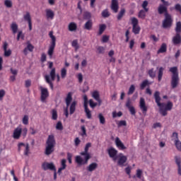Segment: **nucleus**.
<instances>
[{
    "instance_id": "nucleus-14",
    "label": "nucleus",
    "mask_w": 181,
    "mask_h": 181,
    "mask_svg": "<svg viewBox=\"0 0 181 181\" xmlns=\"http://www.w3.org/2000/svg\"><path fill=\"white\" fill-rule=\"evenodd\" d=\"M158 12L159 13V15H163L164 13V16H165L166 13H169L168 12V7L163 6V4H160L158 8Z\"/></svg>"
},
{
    "instance_id": "nucleus-42",
    "label": "nucleus",
    "mask_w": 181,
    "mask_h": 181,
    "mask_svg": "<svg viewBox=\"0 0 181 181\" xmlns=\"http://www.w3.org/2000/svg\"><path fill=\"white\" fill-rule=\"evenodd\" d=\"M66 76H67V69H66V68H62L61 69V78H66Z\"/></svg>"
},
{
    "instance_id": "nucleus-11",
    "label": "nucleus",
    "mask_w": 181,
    "mask_h": 181,
    "mask_svg": "<svg viewBox=\"0 0 181 181\" xmlns=\"http://www.w3.org/2000/svg\"><path fill=\"white\" fill-rule=\"evenodd\" d=\"M107 153H108V155L110 156V158H112L113 159V160H117V153H118V151H117L115 148L111 147L110 148H109L107 150Z\"/></svg>"
},
{
    "instance_id": "nucleus-4",
    "label": "nucleus",
    "mask_w": 181,
    "mask_h": 181,
    "mask_svg": "<svg viewBox=\"0 0 181 181\" xmlns=\"http://www.w3.org/2000/svg\"><path fill=\"white\" fill-rule=\"evenodd\" d=\"M54 146H56V139H54V135L50 134L46 141L45 155H52L54 152Z\"/></svg>"
},
{
    "instance_id": "nucleus-52",
    "label": "nucleus",
    "mask_w": 181,
    "mask_h": 181,
    "mask_svg": "<svg viewBox=\"0 0 181 181\" xmlns=\"http://www.w3.org/2000/svg\"><path fill=\"white\" fill-rule=\"evenodd\" d=\"M72 47H74L76 50H78L80 47L78 46V42L76 40L72 42Z\"/></svg>"
},
{
    "instance_id": "nucleus-32",
    "label": "nucleus",
    "mask_w": 181,
    "mask_h": 181,
    "mask_svg": "<svg viewBox=\"0 0 181 181\" xmlns=\"http://www.w3.org/2000/svg\"><path fill=\"white\" fill-rule=\"evenodd\" d=\"M148 74L151 78H155V77H156V72H155V69L153 68L148 70Z\"/></svg>"
},
{
    "instance_id": "nucleus-24",
    "label": "nucleus",
    "mask_w": 181,
    "mask_h": 181,
    "mask_svg": "<svg viewBox=\"0 0 181 181\" xmlns=\"http://www.w3.org/2000/svg\"><path fill=\"white\" fill-rule=\"evenodd\" d=\"M83 28L86 30H91V29H93V20H88L84 24Z\"/></svg>"
},
{
    "instance_id": "nucleus-15",
    "label": "nucleus",
    "mask_w": 181,
    "mask_h": 181,
    "mask_svg": "<svg viewBox=\"0 0 181 181\" xmlns=\"http://www.w3.org/2000/svg\"><path fill=\"white\" fill-rule=\"evenodd\" d=\"M24 21L28 22V28L29 30H32V18H30V13L27 12L25 15L23 16Z\"/></svg>"
},
{
    "instance_id": "nucleus-57",
    "label": "nucleus",
    "mask_w": 181,
    "mask_h": 181,
    "mask_svg": "<svg viewBox=\"0 0 181 181\" xmlns=\"http://www.w3.org/2000/svg\"><path fill=\"white\" fill-rule=\"evenodd\" d=\"M175 163L177 166H181V158L179 156H175Z\"/></svg>"
},
{
    "instance_id": "nucleus-59",
    "label": "nucleus",
    "mask_w": 181,
    "mask_h": 181,
    "mask_svg": "<svg viewBox=\"0 0 181 181\" xmlns=\"http://www.w3.org/2000/svg\"><path fill=\"white\" fill-rule=\"evenodd\" d=\"M30 86H32V81H30V79L26 80L25 81V86L26 87V88H29Z\"/></svg>"
},
{
    "instance_id": "nucleus-53",
    "label": "nucleus",
    "mask_w": 181,
    "mask_h": 181,
    "mask_svg": "<svg viewBox=\"0 0 181 181\" xmlns=\"http://www.w3.org/2000/svg\"><path fill=\"white\" fill-rule=\"evenodd\" d=\"M4 5L6 8H12V1L11 0H5Z\"/></svg>"
},
{
    "instance_id": "nucleus-33",
    "label": "nucleus",
    "mask_w": 181,
    "mask_h": 181,
    "mask_svg": "<svg viewBox=\"0 0 181 181\" xmlns=\"http://www.w3.org/2000/svg\"><path fill=\"white\" fill-rule=\"evenodd\" d=\"M11 29L14 35H15V33H18V24H16V23H12L11 25Z\"/></svg>"
},
{
    "instance_id": "nucleus-58",
    "label": "nucleus",
    "mask_w": 181,
    "mask_h": 181,
    "mask_svg": "<svg viewBox=\"0 0 181 181\" xmlns=\"http://www.w3.org/2000/svg\"><path fill=\"white\" fill-rule=\"evenodd\" d=\"M128 110L132 115H135L136 114V111L135 110V107H134V106L129 107Z\"/></svg>"
},
{
    "instance_id": "nucleus-3",
    "label": "nucleus",
    "mask_w": 181,
    "mask_h": 181,
    "mask_svg": "<svg viewBox=\"0 0 181 181\" xmlns=\"http://www.w3.org/2000/svg\"><path fill=\"white\" fill-rule=\"evenodd\" d=\"M169 72L172 73L170 81L171 88L175 89L177 87V86H179V83L180 81L177 66L170 67L169 69Z\"/></svg>"
},
{
    "instance_id": "nucleus-8",
    "label": "nucleus",
    "mask_w": 181,
    "mask_h": 181,
    "mask_svg": "<svg viewBox=\"0 0 181 181\" xmlns=\"http://www.w3.org/2000/svg\"><path fill=\"white\" fill-rule=\"evenodd\" d=\"M40 90L41 92L40 100L42 103H45L49 97V90L47 88H43V86H40Z\"/></svg>"
},
{
    "instance_id": "nucleus-9",
    "label": "nucleus",
    "mask_w": 181,
    "mask_h": 181,
    "mask_svg": "<svg viewBox=\"0 0 181 181\" xmlns=\"http://www.w3.org/2000/svg\"><path fill=\"white\" fill-rule=\"evenodd\" d=\"M139 107L144 115H146V112H148V106H146V103H145V99L144 98H140Z\"/></svg>"
},
{
    "instance_id": "nucleus-56",
    "label": "nucleus",
    "mask_w": 181,
    "mask_h": 181,
    "mask_svg": "<svg viewBox=\"0 0 181 181\" xmlns=\"http://www.w3.org/2000/svg\"><path fill=\"white\" fill-rule=\"evenodd\" d=\"M85 112L86 114V117L88 119H91V111L90 109H86Z\"/></svg>"
},
{
    "instance_id": "nucleus-40",
    "label": "nucleus",
    "mask_w": 181,
    "mask_h": 181,
    "mask_svg": "<svg viewBox=\"0 0 181 181\" xmlns=\"http://www.w3.org/2000/svg\"><path fill=\"white\" fill-rule=\"evenodd\" d=\"M146 11H145V10H141L139 12L138 14V17L140 18L141 19H145L146 16Z\"/></svg>"
},
{
    "instance_id": "nucleus-62",
    "label": "nucleus",
    "mask_w": 181,
    "mask_h": 181,
    "mask_svg": "<svg viewBox=\"0 0 181 181\" xmlns=\"http://www.w3.org/2000/svg\"><path fill=\"white\" fill-rule=\"evenodd\" d=\"M131 104H132V101L131 100V98H128L126 102V107L127 108H131V107H132Z\"/></svg>"
},
{
    "instance_id": "nucleus-61",
    "label": "nucleus",
    "mask_w": 181,
    "mask_h": 181,
    "mask_svg": "<svg viewBox=\"0 0 181 181\" xmlns=\"http://www.w3.org/2000/svg\"><path fill=\"white\" fill-rule=\"evenodd\" d=\"M12 54V51L11 49H6L4 51V56L5 57H9Z\"/></svg>"
},
{
    "instance_id": "nucleus-49",
    "label": "nucleus",
    "mask_w": 181,
    "mask_h": 181,
    "mask_svg": "<svg viewBox=\"0 0 181 181\" xmlns=\"http://www.w3.org/2000/svg\"><path fill=\"white\" fill-rule=\"evenodd\" d=\"M117 127L119 128L121 127H127V121L125 120H120L118 123H117Z\"/></svg>"
},
{
    "instance_id": "nucleus-13",
    "label": "nucleus",
    "mask_w": 181,
    "mask_h": 181,
    "mask_svg": "<svg viewBox=\"0 0 181 181\" xmlns=\"http://www.w3.org/2000/svg\"><path fill=\"white\" fill-rule=\"evenodd\" d=\"M110 8L115 13H117V12H118V9H119V6L118 5V0H112Z\"/></svg>"
},
{
    "instance_id": "nucleus-63",
    "label": "nucleus",
    "mask_w": 181,
    "mask_h": 181,
    "mask_svg": "<svg viewBox=\"0 0 181 181\" xmlns=\"http://www.w3.org/2000/svg\"><path fill=\"white\" fill-rule=\"evenodd\" d=\"M110 40V37L107 35H103L102 37V42L103 43H107Z\"/></svg>"
},
{
    "instance_id": "nucleus-19",
    "label": "nucleus",
    "mask_w": 181,
    "mask_h": 181,
    "mask_svg": "<svg viewBox=\"0 0 181 181\" xmlns=\"http://www.w3.org/2000/svg\"><path fill=\"white\" fill-rule=\"evenodd\" d=\"M98 168V164L97 163H91L87 168L86 170L88 172H94L95 169Z\"/></svg>"
},
{
    "instance_id": "nucleus-2",
    "label": "nucleus",
    "mask_w": 181,
    "mask_h": 181,
    "mask_svg": "<svg viewBox=\"0 0 181 181\" xmlns=\"http://www.w3.org/2000/svg\"><path fill=\"white\" fill-rule=\"evenodd\" d=\"M91 148V143L86 144L85 146L84 151L80 153V156H76L75 157V161L78 166H81L83 165H87L88 163V160L91 159V156L88 153V148Z\"/></svg>"
},
{
    "instance_id": "nucleus-29",
    "label": "nucleus",
    "mask_w": 181,
    "mask_h": 181,
    "mask_svg": "<svg viewBox=\"0 0 181 181\" xmlns=\"http://www.w3.org/2000/svg\"><path fill=\"white\" fill-rule=\"evenodd\" d=\"M66 159H62L61 161V168H59L58 169V173H62V170H64V169H66V168H67V165L66 164Z\"/></svg>"
},
{
    "instance_id": "nucleus-26",
    "label": "nucleus",
    "mask_w": 181,
    "mask_h": 181,
    "mask_svg": "<svg viewBox=\"0 0 181 181\" xmlns=\"http://www.w3.org/2000/svg\"><path fill=\"white\" fill-rule=\"evenodd\" d=\"M54 47H56V43L51 42L48 49V55L49 56V57H52L53 52H54Z\"/></svg>"
},
{
    "instance_id": "nucleus-20",
    "label": "nucleus",
    "mask_w": 181,
    "mask_h": 181,
    "mask_svg": "<svg viewBox=\"0 0 181 181\" xmlns=\"http://www.w3.org/2000/svg\"><path fill=\"white\" fill-rule=\"evenodd\" d=\"M173 45H180L181 43V35L179 33H176L175 36L173 37Z\"/></svg>"
},
{
    "instance_id": "nucleus-12",
    "label": "nucleus",
    "mask_w": 181,
    "mask_h": 181,
    "mask_svg": "<svg viewBox=\"0 0 181 181\" xmlns=\"http://www.w3.org/2000/svg\"><path fill=\"white\" fill-rule=\"evenodd\" d=\"M119 159L117 160V165L119 166H124V163H127V160H128V158L127 156H123L122 153H120L118 156Z\"/></svg>"
},
{
    "instance_id": "nucleus-38",
    "label": "nucleus",
    "mask_w": 181,
    "mask_h": 181,
    "mask_svg": "<svg viewBox=\"0 0 181 181\" xmlns=\"http://www.w3.org/2000/svg\"><path fill=\"white\" fill-rule=\"evenodd\" d=\"M102 17L103 18H110V16H111V13H110V11H108V9H105L102 11Z\"/></svg>"
},
{
    "instance_id": "nucleus-50",
    "label": "nucleus",
    "mask_w": 181,
    "mask_h": 181,
    "mask_svg": "<svg viewBox=\"0 0 181 181\" xmlns=\"http://www.w3.org/2000/svg\"><path fill=\"white\" fill-rule=\"evenodd\" d=\"M56 129H58V131H63V124H62V122H58L57 123Z\"/></svg>"
},
{
    "instance_id": "nucleus-10",
    "label": "nucleus",
    "mask_w": 181,
    "mask_h": 181,
    "mask_svg": "<svg viewBox=\"0 0 181 181\" xmlns=\"http://www.w3.org/2000/svg\"><path fill=\"white\" fill-rule=\"evenodd\" d=\"M42 168L43 170H48V169H49V170H54V172H56V166H54L53 163L45 162L42 164Z\"/></svg>"
},
{
    "instance_id": "nucleus-5",
    "label": "nucleus",
    "mask_w": 181,
    "mask_h": 181,
    "mask_svg": "<svg viewBox=\"0 0 181 181\" xmlns=\"http://www.w3.org/2000/svg\"><path fill=\"white\" fill-rule=\"evenodd\" d=\"M45 80L47 84H49L51 90H53L54 86H53V82L54 80H56V68L52 69L49 76V75H45Z\"/></svg>"
},
{
    "instance_id": "nucleus-6",
    "label": "nucleus",
    "mask_w": 181,
    "mask_h": 181,
    "mask_svg": "<svg viewBox=\"0 0 181 181\" xmlns=\"http://www.w3.org/2000/svg\"><path fill=\"white\" fill-rule=\"evenodd\" d=\"M173 23V18H172V15L170 13H166L165 18L163 21V28L164 29H168V28H171Z\"/></svg>"
},
{
    "instance_id": "nucleus-43",
    "label": "nucleus",
    "mask_w": 181,
    "mask_h": 181,
    "mask_svg": "<svg viewBox=\"0 0 181 181\" xmlns=\"http://www.w3.org/2000/svg\"><path fill=\"white\" fill-rule=\"evenodd\" d=\"M98 118H99L100 123L102 124V125H104V124H105V117H104L103 114L100 113L98 115Z\"/></svg>"
},
{
    "instance_id": "nucleus-35",
    "label": "nucleus",
    "mask_w": 181,
    "mask_h": 181,
    "mask_svg": "<svg viewBox=\"0 0 181 181\" xmlns=\"http://www.w3.org/2000/svg\"><path fill=\"white\" fill-rule=\"evenodd\" d=\"M125 15V8H122L117 15V21H121Z\"/></svg>"
},
{
    "instance_id": "nucleus-34",
    "label": "nucleus",
    "mask_w": 181,
    "mask_h": 181,
    "mask_svg": "<svg viewBox=\"0 0 181 181\" xmlns=\"http://www.w3.org/2000/svg\"><path fill=\"white\" fill-rule=\"evenodd\" d=\"M132 32L134 33V35H139V32H141V27H139V25L133 26Z\"/></svg>"
},
{
    "instance_id": "nucleus-28",
    "label": "nucleus",
    "mask_w": 181,
    "mask_h": 181,
    "mask_svg": "<svg viewBox=\"0 0 181 181\" xmlns=\"http://www.w3.org/2000/svg\"><path fill=\"white\" fill-rule=\"evenodd\" d=\"M163 71H165V68L160 66L158 68V81H162V78L163 77Z\"/></svg>"
},
{
    "instance_id": "nucleus-51",
    "label": "nucleus",
    "mask_w": 181,
    "mask_h": 181,
    "mask_svg": "<svg viewBox=\"0 0 181 181\" xmlns=\"http://www.w3.org/2000/svg\"><path fill=\"white\" fill-rule=\"evenodd\" d=\"M89 105H90V108H95V107H97L98 104H97V103H94V100H93V99H90L89 100Z\"/></svg>"
},
{
    "instance_id": "nucleus-17",
    "label": "nucleus",
    "mask_w": 181,
    "mask_h": 181,
    "mask_svg": "<svg viewBox=\"0 0 181 181\" xmlns=\"http://www.w3.org/2000/svg\"><path fill=\"white\" fill-rule=\"evenodd\" d=\"M21 135H22V128H16L13 132V138L14 139H19Z\"/></svg>"
},
{
    "instance_id": "nucleus-1",
    "label": "nucleus",
    "mask_w": 181,
    "mask_h": 181,
    "mask_svg": "<svg viewBox=\"0 0 181 181\" xmlns=\"http://www.w3.org/2000/svg\"><path fill=\"white\" fill-rule=\"evenodd\" d=\"M154 98L156 103L157 104L158 107H159V112L163 117H166L168 115V111H171L173 108V103L170 101H168L167 104L161 103L160 100V93L156 90L154 93Z\"/></svg>"
},
{
    "instance_id": "nucleus-44",
    "label": "nucleus",
    "mask_w": 181,
    "mask_h": 181,
    "mask_svg": "<svg viewBox=\"0 0 181 181\" xmlns=\"http://www.w3.org/2000/svg\"><path fill=\"white\" fill-rule=\"evenodd\" d=\"M131 21H132V25L133 27L138 26V23H139L138 18H136L135 17H132L131 18Z\"/></svg>"
},
{
    "instance_id": "nucleus-21",
    "label": "nucleus",
    "mask_w": 181,
    "mask_h": 181,
    "mask_svg": "<svg viewBox=\"0 0 181 181\" xmlns=\"http://www.w3.org/2000/svg\"><path fill=\"white\" fill-rule=\"evenodd\" d=\"M115 144L119 149H122V151H124V149H127V147H125L122 141H121L118 137L115 139Z\"/></svg>"
},
{
    "instance_id": "nucleus-30",
    "label": "nucleus",
    "mask_w": 181,
    "mask_h": 181,
    "mask_svg": "<svg viewBox=\"0 0 181 181\" xmlns=\"http://www.w3.org/2000/svg\"><path fill=\"white\" fill-rule=\"evenodd\" d=\"M105 29H107V25L105 24H100L99 25V31L98 33V36H101L104 33Z\"/></svg>"
},
{
    "instance_id": "nucleus-22",
    "label": "nucleus",
    "mask_w": 181,
    "mask_h": 181,
    "mask_svg": "<svg viewBox=\"0 0 181 181\" xmlns=\"http://www.w3.org/2000/svg\"><path fill=\"white\" fill-rule=\"evenodd\" d=\"M168 51V45L166 43L163 42L160 49L157 51L158 54H160V53H166Z\"/></svg>"
},
{
    "instance_id": "nucleus-23",
    "label": "nucleus",
    "mask_w": 181,
    "mask_h": 181,
    "mask_svg": "<svg viewBox=\"0 0 181 181\" xmlns=\"http://www.w3.org/2000/svg\"><path fill=\"white\" fill-rule=\"evenodd\" d=\"M77 105L76 101H73L71 103L70 107H69V114L70 115H73L74 112H76V106Z\"/></svg>"
},
{
    "instance_id": "nucleus-27",
    "label": "nucleus",
    "mask_w": 181,
    "mask_h": 181,
    "mask_svg": "<svg viewBox=\"0 0 181 181\" xmlns=\"http://www.w3.org/2000/svg\"><path fill=\"white\" fill-rule=\"evenodd\" d=\"M46 16L48 19H54V12L52 11L51 9H46Z\"/></svg>"
},
{
    "instance_id": "nucleus-36",
    "label": "nucleus",
    "mask_w": 181,
    "mask_h": 181,
    "mask_svg": "<svg viewBox=\"0 0 181 181\" xmlns=\"http://www.w3.org/2000/svg\"><path fill=\"white\" fill-rule=\"evenodd\" d=\"M148 4L149 3L148 2V1L145 0L144 1H143L142 4H141V8H143V9L145 11V12L149 11V8H148Z\"/></svg>"
},
{
    "instance_id": "nucleus-16",
    "label": "nucleus",
    "mask_w": 181,
    "mask_h": 181,
    "mask_svg": "<svg viewBox=\"0 0 181 181\" xmlns=\"http://www.w3.org/2000/svg\"><path fill=\"white\" fill-rule=\"evenodd\" d=\"M92 97L93 98H94V100H95V101H98L99 105H101V99L100 98V93L98 92V90H94L92 93Z\"/></svg>"
},
{
    "instance_id": "nucleus-7",
    "label": "nucleus",
    "mask_w": 181,
    "mask_h": 181,
    "mask_svg": "<svg viewBox=\"0 0 181 181\" xmlns=\"http://www.w3.org/2000/svg\"><path fill=\"white\" fill-rule=\"evenodd\" d=\"M22 148H24V155L25 156H29V153H30L29 144L18 143V152H21L22 151Z\"/></svg>"
},
{
    "instance_id": "nucleus-39",
    "label": "nucleus",
    "mask_w": 181,
    "mask_h": 181,
    "mask_svg": "<svg viewBox=\"0 0 181 181\" xmlns=\"http://www.w3.org/2000/svg\"><path fill=\"white\" fill-rule=\"evenodd\" d=\"M57 118H58L57 110L56 109H53L52 110V119H53L54 121H56Z\"/></svg>"
},
{
    "instance_id": "nucleus-48",
    "label": "nucleus",
    "mask_w": 181,
    "mask_h": 181,
    "mask_svg": "<svg viewBox=\"0 0 181 181\" xmlns=\"http://www.w3.org/2000/svg\"><path fill=\"white\" fill-rule=\"evenodd\" d=\"M175 146H176L177 151H181V141L179 140H175Z\"/></svg>"
},
{
    "instance_id": "nucleus-60",
    "label": "nucleus",
    "mask_w": 181,
    "mask_h": 181,
    "mask_svg": "<svg viewBox=\"0 0 181 181\" xmlns=\"http://www.w3.org/2000/svg\"><path fill=\"white\" fill-rule=\"evenodd\" d=\"M5 90L1 89L0 90V101H2V100H4V97H5Z\"/></svg>"
},
{
    "instance_id": "nucleus-41",
    "label": "nucleus",
    "mask_w": 181,
    "mask_h": 181,
    "mask_svg": "<svg viewBox=\"0 0 181 181\" xmlns=\"http://www.w3.org/2000/svg\"><path fill=\"white\" fill-rule=\"evenodd\" d=\"M175 32L176 33H178L180 35L181 33V22L180 21L177 22L176 23Z\"/></svg>"
},
{
    "instance_id": "nucleus-31",
    "label": "nucleus",
    "mask_w": 181,
    "mask_h": 181,
    "mask_svg": "<svg viewBox=\"0 0 181 181\" xmlns=\"http://www.w3.org/2000/svg\"><path fill=\"white\" fill-rule=\"evenodd\" d=\"M148 86H151V83L148 80H144L142 81V83L140 85V88L141 90H144L145 87Z\"/></svg>"
},
{
    "instance_id": "nucleus-64",
    "label": "nucleus",
    "mask_w": 181,
    "mask_h": 181,
    "mask_svg": "<svg viewBox=\"0 0 181 181\" xmlns=\"http://www.w3.org/2000/svg\"><path fill=\"white\" fill-rule=\"evenodd\" d=\"M26 48L29 50V52H33V49H35V47H33V45H32V44L29 43V44H28Z\"/></svg>"
},
{
    "instance_id": "nucleus-55",
    "label": "nucleus",
    "mask_w": 181,
    "mask_h": 181,
    "mask_svg": "<svg viewBox=\"0 0 181 181\" xmlns=\"http://www.w3.org/2000/svg\"><path fill=\"white\" fill-rule=\"evenodd\" d=\"M136 176L138 177V179H142V170H137Z\"/></svg>"
},
{
    "instance_id": "nucleus-45",
    "label": "nucleus",
    "mask_w": 181,
    "mask_h": 181,
    "mask_svg": "<svg viewBox=\"0 0 181 181\" xmlns=\"http://www.w3.org/2000/svg\"><path fill=\"white\" fill-rule=\"evenodd\" d=\"M49 36L52 40L51 43H56V37L53 35V31H50L49 33Z\"/></svg>"
},
{
    "instance_id": "nucleus-46",
    "label": "nucleus",
    "mask_w": 181,
    "mask_h": 181,
    "mask_svg": "<svg viewBox=\"0 0 181 181\" xmlns=\"http://www.w3.org/2000/svg\"><path fill=\"white\" fill-rule=\"evenodd\" d=\"M134 91H135V86L132 85L130 86V88H129V91L127 93L128 95H131L134 94Z\"/></svg>"
},
{
    "instance_id": "nucleus-25",
    "label": "nucleus",
    "mask_w": 181,
    "mask_h": 181,
    "mask_svg": "<svg viewBox=\"0 0 181 181\" xmlns=\"http://www.w3.org/2000/svg\"><path fill=\"white\" fill-rule=\"evenodd\" d=\"M69 32H76L77 30V24L74 22H71L68 25Z\"/></svg>"
},
{
    "instance_id": "nucleus-54",
    "label": "nucleus",
    "mask_w": 181,
    "mask_h": 181,
    "mask_svg": "<svg viewBox=\"0 0 181 181\" xmlns=\"http://www.w3.org/2000/svg\"><path fill=\"white\" fill-rule=\"evenodd\" d=\"M117 117H122V112H112V118H117Z\"/></svg>"
},
{
    "instance_id": "nucleus-47",
    "label": "nucleus",
    "mask_w": 181,
    "mask_h": 181,
    "mask_svg": "<svg viewBox=\"0 0 181 181\" xmlns=\"http://www.w3.org/2000/svg\"><path fill=\"white\" fill-rule=\"evenodd\" d=\"M23 124L24 125H28V124H29V116L28 115H24L23 118Z\"/></svg>"
},
{
    "instance_id": "nucleus-37",
    "label": "nucleus",
    "mask_w": 181,
    "mask_h": 181,
    "mask_svg": "<svg viewBox=\"0 0 181 181\" xmlns=\"http://www.w3.org/2000/svg\"><path fill=\"white\" fill-rule=\"evenodd\" d=\"M83 19L86 21H91V13L88 11H85L83 13Z\"/></svg>"
},
{
    "instance_id": "nucleus-18",
    "label": "nucleus",
    "mask_w": 181,
    "mask_h": 181,
    "mask_svg": "<svg viewBox=\"0 0 181 181\" xmlns=\"http://www.w3.org/2000/svg\"><path fill=\"white\" fill-rule=\"evenodd\" d=\"M73 100V94L71 92L68 93L66 98L65 99V103L66 104V107H70V104H71V101Z\"/></svg>"
}]
</instances>
